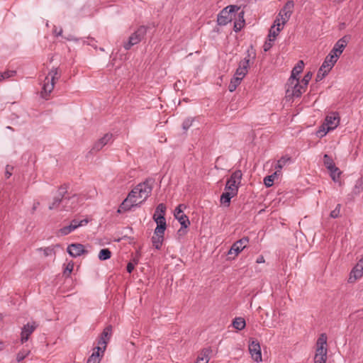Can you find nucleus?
Returning <instances> with one entry per match:
<instances>
[{
	"label": "nucleus",
	"mask_w": 363,
	"mask_h": 363,
	"mask_svg": "<svg viewBox=\"0 0 363 363\" xmlns=\"http://www.w3.org/2000/svg\"><path fill=\"white\" fill-rule=\"evenodd\" d=\"M211 352V350L210 348H205L203 349L200 355L197 357L196 362L199 363H208L210 359V354Z\"/></svg>",
	"instance_id": "obj_25"
},
{
	"label": "nucleus",
	"mask_w": 363,
	"mask_h": 363,
	"mask_svg": "<svg viewBox=\"0 0 363 363\" xmlns=\"http://www.w3.org/2000/svg\"><path fill=\"white\" fill-rule=\"evenodd\" d=\"M311 77H312V73L311 72L306 73L305 74V76L303 77V79L301 80V82H300L301 84L304 86V87L306 89V86H307L309 81L311 79Z\"/></svg>",
	"instance_id": "obj_45"
},
{
	"label": "nucleus",
	"mask_w": 363,
	"mask_h": 363,
	"mask_svg": "<svg viewBox=\"0 0 363 363\" xmlns=\"http://www.w3.org/2000/svg\"><path fill=\"white\" fill-rule=\"evenodd\" d=\"M154 182L152 179H147L145 182L138 184L121 204L118 212L121 213L137 206L138 199H142L143 201L146 200L152 192Z\"/></svg>",
	"instance_id": "obj_1"
},
{
	"label": "nucleus",
	"mask_w": 363,
	"mask_h": 363,
	"mask_svg": "<svg viewBox=\"0 0 363 363\" xmlns=\"http://www.w3.org/2000/svg\"><path fill=\"white\" fill-rule=\"evenodd\" d=\"M291 162V159L290 157L288 156H284L281 157L279 160H277V164L274 166V168L276 169L274 174H279L283 169L284 167L287 165Z\"/></svg>",
	"instance_id": "obj_24"
},
{
	"label": "nucleus",
	"mask_w": 363,
	"mask_h": 363,
	"mask_svg": "<svg viewBox=\"0 0 363 363\" xmlns=\"http://www.w3.org/2000/svg\"><path fill=\"white\" fill-rule=\"evenodd\" d=\"M37 325L35 323H28L26 325H25L21 330V343H24L26 341H28L30 335L33 333V331L35 330Z\"/></svg>",
	"instance_id": "obj_16"
},
{
	"label": "nucleus",
	"mask_w": 363,
	"mask_h": 363,
	"mask_svg": "<svg viewBox=\"0 0 363 363\" xmlns=\"http://www.w3.org/2000/svg\"><path fill=\"white\" fill-rule=\"evenodd\" d=\"M111 256V252L108 248H104L100 250L98 257L100 260L104 261L108 259Z\"/></svg>",
	"instance_id": "obj_33"
},
{
	"label": "nucleus",
	"mask_w": 363,
	"mask_h": 363,
	"mask_svg": "<svg viewBox=\"0 0 363 363\" xmlns=\"http://www.w3.org/2000/svg\"><path fill=\"white\" fill-rule=\"evenodd\" d=\"M186 208L184 204H179L174 210V217L179 222L182 228H186L190 225V221L187 216L183 213V210Z\"/></svg>",
	"instance_id": "obj_11"
},
{
	"label": "nucleus",
	"mask_w": 363,
	"mask_h": 363,
	"mask_svg": "<svg viewBox=\"0 0 363 363\" xmlns=\"http://www.w3.org/2000/svg\"><path fill=\"white\" fill-rule=\"evenodd\" d=\"M323 162L325 166L328 170L334 169L336 170V167L333 159L327 154L324 155Z\"/></svg>",
	"instance_id": "obj_30"
},
{
	"label": "nucleus",
	"mask_w": 363,
	"mask_h": 363,
	"mask_svg": "<svg viewBox=\"0 0 363 363\" xmlns=\"http://www.w3.org/2000/svg\"><path fill=\"white\" fill-rule=\"evenodd\" d=\"M242 173L241 170H236L232 173L227 180L225 191H230L232 194H238L239 186L241 183Z\"/></svg>",
	"instance_id": "obj_7"
},
{
	"label": "nucleus",
	"mask_w": 363,
	"mask_h": 363,
	"mask_svg": "<svg viewBox=\"0 0 363 363\" xmlns=\"http://www.w3.org/2000/svg\"><path fill=\"white\" fill-rule=\"evenodd\" d=\"M277 174H272V175H269V176H267L264 179V185L267 186V187H270L273 185L274 184V177L276 176Z\"/></svg>",
	"instance_id": "obj_39"
},
{
	"label": "nucleus",
	"mask_w": 363,
	"mask_h": 363,
	"mask_svg": "<svg viewBox=\"0 0 363 363\" xmlns=\"http://www.w3.org/2000/svg\"><path fill=\"white\" fill-rule=\"evenodd\" d=\"M67 251L73 257L81 256L84 253L87 252L84 249V246L79 243H73L68 245Z\"/></svg>",
	"instance_id": "obj_14"
},
{
	"label": "nucleus",
	"mask_w": 363,
	"mask_h": 363,
	"mask_svg": "<svg viewBox=\"0 0 363 363\" xmlns=\"http://www.w3.org/2000/svg\"><path fill=\"white\" fill-rule=\"evenodd\" d=\"M363 275V267H361V264H356L353 268L352 272H350L349 277V282H354L357 279L362 277Z\"/></svg>",
	"instance_id": "obj_23"
},
{
	"label": "nucleus",
	"mask_w": 363,
	"mask_h": 363,
	"mask_svg": "<svg viewBox=\"0 0 363 363\" xmlns=\"http://www.w3.org/2000/svg\"><path fill=\"white\" fill-rule=\"evenodd\" d=\"M153 219L157 224L154 234L164 233L167 227L165 217L162 214L154 215Z\"/></svg>",
	"instance_id": "obj_15"
},
{
	"label": "nucleus",
	"mask_w": 363,
	"mask_h": 363,
	"mask_svg": "<svg viewBox=\"0 0 363 363\" xmlns=\"http://www.w3.org/2000/svg\"><path fill=\"white\" fill-rule=\"evenodd\" d=\"M291 14L292 13H281V12H279L277 18H279L280 21H281V25L284 26L291 18Z\"/></svg>",
	"instance_id": "obj_36"
},
{
	"label": "nucleus",
	"mask_w": 363,
	"mask_h": 363,
	"mask_svg": "<svg viewBox=\"0 0 363 363\" xmlns=\"http://www.w3.org/2000/svg\"><path fill=\"white\" fill-rule=\"evenodd\" d=\"M339 123L340 117L338 113H331L326 116L323 125L327 128V130H333L338 126Z\"/></svg>",
	"instance_id": "obj_12"
},
{
	"label": "nucleus",
	"mask_w": 363,
	"mask_h": 363,
	"mask_svg": "<svg viewBox=\"0 0 363 363\" xmlns=\"http://www.w3.org/2000/svg\"><path fill=\"white\" fill-rule=\"evenodd\" d=\"M294 8V3L293 1H288L279 12L281 13H292Z\"/></svg>",
	"instance_id": "obj_31"
},
{
	"label": "nucleus",
	"mask_w": 363,
	"mask_h": 363,
	"mask_svg": "<svg viewBox=\"0 0 363 363\" xmlns=\"http://www.w3.org/2000/svg\"><path fill=\"white\" fill-rule=\"evenodd\" d=\"M274 39L268 38V40L266 41L263 45V49L264 52H267L272 47Z\"/></svg>",
	"instance_id": "obj_47"
},
{
	"label": "nucleus",
	"mask_w": 363,
	"mask_h": 363,
	"mask_svg": "<svg viewBox=\"0 0 363 363\" xmlns=\"http://www.w3.org/2000/svg\"><path fill=\"white\" fill-rule=\"evenodd\" d=\"M58 71L57 68L52 69L48 76L45 77L43 91L41 92L42 96L46 98L52 92L54 89L55 80L58 79Z\"/></svg>",
	"instance_id": "obj_6"
},
{
	"label": "nucleus",
	"mask_w": 363,
	"mask_h": 363,
	"mask_svg": "<svg viewBox=\"0 0 363 363\" xmlns=\"http://www.w3.org/2000/svg\"><path fill=\"white\" fill-rule=\"evenodd\" d=\"M330 130H327V128L323 124L322 126L317 132V135L320 138L325 136L328 132Z\"/></svg>",
	"instance_id": "obj_48"
},
{
	"label": "nucleus",
	"mask_w": 363,
	"mask_h": 363,
	"mask_svg": "<svg viewBox=\"0 0 363 363\" xmlns=\"http://www.w3.org/2000/svg\"><path fill=\"white\" fill-rule=\"evenodd\" d=\"M112 134L106 133L97 142H96L91 150V152H98L102 149V147L108 144L112 139Z\"/></svg>",
	"instance_id": "obj_19"
},
{
	"label": "nucleus",
	"mask_w": 363,
	"mask_h": 363,
	"mask_svg": "<svg viewBox=\"0 0 363 363\" xmlns=\"http://www.w3.org/2000/svg\"><path fill=\"white\" fill-rule=\"evenodd\" d=\"M246 325L245 320L243 318H235L233 321V326L238 330H242Z\"/></svg>",
	"instance_id": "obj_29"
},
{
	"label": "nucleus",
	"mask_w": 363,
	"mask_h": 363,
	"mask_svg": "<svg viewBox=\"0 0 363 363\" xmlns=\"http://www.w3.org/2000/svg\"><path fill=\"white\" fill-rule=\"evenodd\" d=\"M305 91L306 88L301 84L299 80H296V82L294 83H290L289 80H288L286 98L289 99V100L294 97L298 98Z\"/></svg>",
	"instance_id": "obj_8"
},
{
	"label": "nucleus",
	"mask_w": 363,
	"mask_h": 363,
	"mask_svg": "<svg viewBox=\"0 0 363 363\" xmlns=\"http://www.w3.org/2000/svg\"><path fill=\"white\" fill-rule=\"evenodd\" d=\"M65 38L67 40H68V41H77V40H78V39H77V38H74V37L73 35H67V36L65 37Z\"/></svg>",
	"instance_id": "obj_53"
},
{
	"label": "nucleus",
	"mask_w": 363,
	"mask_h": 363,
	"mask_svg": "<svg viewBox=\"0 0 363 363\" xmlns=\"http://www.w3.org/2000/svg\"><path fill=\"white\" fill-rule=\"evenodd\" d=\"M16 74V71L8 70L4 72L0 73V82L4 79H9Z\"/></svg>",
	"instance_id": "obj_38"
},
{
	"label": "nucleus",
	"mask_w": 363,
	"mask_h": 363,
	"mask_svg": "<svg viewBox=\"0 0 363 363\" xmlns=\"http://www.w3.org/2000/svg\"><path fill=\"white\" fill-rule=\"evenodd\" d=\"M238 18H239V21L238 22H235V25H234V30L236 32L240 30L245 23L244 12L243 11H241L239 13Z\"/></svg>",
	"instance_id": "obj_32"
},
{
	"label": "nucleus",
	"mask_w": 363,
	"mask_h": 363,
	"mask_svg": "<svg viewBox=\"0 0 363 363\" xmlns=\"http://www.w3.org/2000/svg\"><path fill=\"white\" fill-rule=\"evenodd\" d=\"M194 121L195 118L189 117L186 118L182 123L183 130L185 131L188 130L193 125Z\"/></svg>",
	"instance_id": "obj_35"
},
{
	"label": "nucleus",
	"mask_w": 363,
	"mask_h": 363,
	"mask_svg": "<svg viewBox=\"0 0 363 363\" xmlns=\"http://www.w3.org/2000/svg\"><path fill=\"white\" fill-rule=\"evenodd\" d=\"M337 55L335 54H330L329 53L324 62H323L322 65L320 66L322 67V69L326 70V72H330L331 69L333 67L336 62L337 61Z\"/></svg>",
	"instance_id": "obj_17"
},
{
	"label": "nucleus",
	"mask_w": 363,
	"mask_h": 363,
	"mask_svg": "<svg viewBox=\"0 0 363 363\" xmlns=\"http://www.w3.org/2000/svg\"><path fill=\"white\" fill-rule=\"evenodd\" d=\"M242 80V79L234 75L233 77L231 79L230 82L235 85L236 84V86H238L241 83Z\"/></svg>",
	"instance_id": "obj_52"
},
{
	"label": "nucleus",
	"mask_w": 363,
	"mask_h": 363,
	"mask_svg": "<svg viewBox=\"0 0 363 363\" xmlns=\"http://www.w3.org/2000/svg\"><path fill=\"white\" fill-rule=\"evenodd\" d=\"M53 35L56 37L61 36L62 34V28H60L59 30L57 29L56 26H53Z\"/></svg>",
	"instance_id": "obj_51"
},
{
	"label": "nucleus",
	"mask_w": 363,
	"mask_h": 363,
	"mask_svg": "<svg viewBox=\"0 0 363 363\" xmlns=\"http://www.w3.org/2000/svg\"><path fill=\"white\" fill-rule=\"evenodd\" d=\"M96 351L94 352L89 357L86 363H100V351L102 352V349L101 346H98L96 347Z\"/></svg>",
	"instance_id": "obj_27"
},
{
	"label": "nucleus",
	"mask_w": 363,
	"mask_h": 363,
	"mask_svg": "<svg viewBox=\"0 0 363 363\" xmlns=\"http://www.w3.org/2000/svg\"><path fill=\"white\" fill-rule=\"evenodd\" d=\"M165 211H166V206L164 204V203H160L156 209H155V214L154 215H160V214H162L163 216H164L165 215Z\"/></svg>",
	"instance_id": "obj_41"
},
{
	"label": "nucleus",
	"mask_w": 363,
	"mask_h": 363,
	"mask_svg": "<svg viewBox=\"0 0 363 363\" xmlns=\"http://www.w3.org/2000/svg\"><path fill=\"white\" fill-rule=\"evenodd\" d=\"M73 269H74L73 262H69L64 271V274L65 276H69L72 273Z\"/></svg>",
	"instance_id": "obj_49"
},
{
	"label": "nucleus",
	"mask_w": 363,
	"mask_h": 363,
	"mask_svg": "<svg viewBox=\"0 0 363 363\" xmlns=\"http://www.w3.org/2000/svg\"><path fill=\"white\" fill-rule=\"evenodd\" d=\"M347 43V41L345 37L340 38L335 44L333 48L330 52V53L337 55V58H339L340 55L342 53L345 48L346 47Z\"/></svg>",
	"instance_id": "obj_20"
},
{
	"label": "nucleus",
	"mask_w": 363,
	"mask_h": 363,
	"mask_svg": "<svg viewBox=\"0 0 363 363\" xmlns=\"http://www.w3.org/2000/svg\"><path fill=\"white\" fill-rule=\"evenodd\" d=\"M329 171H330V177H331L333 181L336 182L340 175V172L339 169L337 167H336L335 171L334 169H331Z\"/></svg>",
	"instance_id": "obj_46"
},
{
	"label": "nucleus",
	"mask_w": 363,
	"mask_h": 363,
	"mask_svg": "<svg viewBox=\"0 0 363 363\" xmlns=\"http://www.w3.org/2000/svg\"><path fill=\"white\" fill-rule=\"evenodd\" d=\"M45 26H46V27H48V26H49V21H46V22H45Z\"/></svg>",
	"instance_id": "obj_58"
},
{
	"label": "nucleus",
	"mask_w": 363,
	"mask_h": 363,
	"mask_svg": "<svg viewBox=\"0 0 363 363\" xmlns=\"http://www.w3.org/2000/svg\"><path fill=\"white\" fill-rule=\"evenodd\" d=\"M164 240V233L154 234L152 238V245L157 250H160L162 247Z\"/></svg>",
	"instance_id": "obj_26"
},
{
	"label": "nucleus",
	"mask_w": 363,
	"mask_h": 363,
	"mask_svg": "<svg viewBox=\"0 0 363 363\" xmlns=\"http://www.w3.org/2000/svg\"><path fill=\"white\" fill-rule=\"evenodd\" d=\"M303 61L301 60L293 68L291 77L289 79L290 83H294L296 82V80H298V76L303 71Z\"/></svg>",
	"instance_id": "obj_22"
},
{
	"label": "nucleus",
	"mask_w": 363,
	"mask_h": 363,
	"mask_svg": "<svg viewBox=\"0 0 363 363\" xmlns=\"http://www.w3.org/2000/svg\"><path fill=\"white\" fill-rule=\"evenodd\" d=\"M237 87L238 86H236V84L235 85L233 83L230 82V84L228 86V90L230 92H233V91H234L236 89Z\"/></svg>",
	"instance_id": "obj_54"
},
{
	"label": "nucleus",
	"mask_w": 363,
	"mask_h": 363,
	"mask_svg": "<svg viewBox=\"0 0 363 363\" xmlns=\"http://www.w3.org/2000/svg\"><path fill=\"white\" fill-rule=\"evenodd\" d=\"M11 169L12 168H10L9 166L6 167V173H5L6 178H9L11 176L12 173L10 172V169Z\"/></svg>",
	"instance_id": "obj_55"
},
{
	"label": "nucleus",
	"mask_w": 363,
	"mask_h": 363,
	"mask_svg": "<svg viewBox=\"0 0 363 363\" xmlns=\"http://www.w3.org/2000/svg\"><path fill=\"white\" fill-rule=\"evenodd\" d=\"M147 33V28L144 26H140L128 38L127 43H125L123 47L125 50H128L132 46L139 43Z\"/></svg>",
	"instance_id": "obj_9"
},
{
	"label": "nucleus",
	"mask_w": 363,
	"mask_h": 363,
	"mask_svg": "<svg viewBox=\"0 0 363 363\" xmlns=\"http://www.w3.org/2000/svg\"><path fill=\"white\" fill-rule=\"evenodd\" d=\"M340 209H341V204H340V203L337 204L335 209L330 212V217L333 218H338L340 216Z\"/></svg>",
	"instance_id": "obj_43"
},
{
	"label": "nucleus",
	"mask_w": 363,
	"mask_h": 363,
	"mask_svg": "<svg viewBox=\"0 0 363 363\" xmlns=\"http://www.w3.org/2000/svg\"><path fill=\"white\" fill-rule=\"evenodd\" d=\"M256 57V52L252 48L248 49L246 52V56L239 63V66L236 69L235 76H237L241 79H243L247 73V69L250 67V62L254 61Z\"/></svg>",
	"instance_id": "obj_4"
},
{
	"label": "nucleus",
	"mask_w": 363,
	"mask_h": 363,
	"mask_svg": "<svg viewBox=\"0 0 363 363\" xmlns=\"http://www.w3.org/2000/svg\"><path fill=\"white\" fill-rule=\"evenodd\" d=\"M75 230L72 225L70 224L65 226L60 229L59 233L61 235H67L72 233V231Z\"/></svg>",
	"instance_id": "obj_37"
},
{
	"label": "nucleus",
	"mask_w": 363,
	"mask_h": 363,
	"mask_svg": "<svg viewBox=\"0 0 363 363\" xmlns=\"http://www.w3.org/2000/svg\"><path fill=\"white\" fill-rule=\"evenodd\" d=\"M38 250L43 251V254L45 257H48V256L55 255V250L52 247H48L45 248H39Z\"/></svg>",
	"instance_id": "obj_42"
},
{
	"label": "nucleus",
	"mask_w": 363,
	"mask_h": 363,
	"mask_svg": "<svg viewBox=\"0 0 363 363\" xmlns=\"http://www.w3.org/2000/svg\"><path fill=\"white\" fill-rule=\"evenodd\" d=\"M249 242V239L247 237H244L239 240L236 241L230 247L228 254H235L237 256L240 252H242L246 247Z\"/></svg>",
	"instance_id": "obj_13"
},
{
	"label": "nucleus",
	"mask_w": 363,
	"mask_h": 363,
	"mask_svg": "<svg viewBox=\"0 0 363 363\" xmlns=\"http://www.w3.org/2000/svg\"><path fill=\"white\" fill-rule=\"evenodd\" d=\"M67 193V187L61 186L58 190V196L54 198L53 202L49 206V208L50 210L57 208L60 204L62 203L65 204L63 207V210L69 211L74 208L72 206H68V203L71 202L72 203L76 202L77 201V198L76 196H73L71 198H65L64 195Z\"/></svg>",
	"instance_id": "obj_2"
},
{
	"label": "nucleus",
	"mask_w": 363,
	"mask_h": 363,
	"mask_svg": "<svg viewBox=\"0 0 363 363\" xmlns=\"http://www.w3.org/2000/svg\"><path fill=\"white\" fill-rule=\"evenodd\" d=\"M283 28V26L281 25L280 19L276 18L274 21L273 25L271 26L268 35V38L274 39L275 40L277 36L279 35L281 30Z\"/></svg>",
	"instance_id": "obj_21"
},
{
	"label": "nucleus",
	"mask_w": 363,
	"mask_h": 363,
	"mask_svg": "<svg viewBox=\"0 0 363 363\" xmlns=\"http://www.w3.org/2000/svg\"><path fill=\"white\" fill-rule=\"evenodd\" d=\"M137 264H138V262L136 260H134V263H133V262L128 263L127 267H126L127 272L128 273H131L135 268V265Z\"/></svg>",
	"instance_id": "obj_50"
},
{
	"label": "nucleus",
	"mask_w": 363,
	"mask_h": 363,
	"mask_svg": "<svg viewBox=\"0 0 363 363\" xmlns=\"http://www.w3.org/2000/svg\"><path fill=\"white\" fill-rule=\"evenodd\" d=\"M257 263L261 264L264 262V258L263 256H259L256 261Z\"/></svg>",
	"instance_id": "obj_56"
},
{
	"label": "nucleus",
	"mask_w": 363,
	"mask_h": 363,
	"mask_svg": "<svg viewBox=\"0 0 363 363\" xmlns=\"http://www.w3.org/2000/svg\"><path fill=\"white\" fill-rule=\"evenodd\" d=\"M235 196H236L235 194H232L230 191H225L220 196V203L224 204L226 206H229L231 199Z\"/></svg>",
	"instance_id": "obj_28"
},
{
	"label": "nucleus",
	"mask_w": 363,
	"mask_h": 363,
	"mask_svg": "<svg viewBox=\"0 0 363 363\" xmlns=\"http://www.w3.org/2000/svg\"><path fill=\"white\" fill-rule=\"evenodd\" d=\"M134 334H135V335H138V333L137 332L134 333Z\"/></svg>",
	"instance_id": "obj_59"
},
{
	"label": "nucleus",
	"mask_w": 363,
	"mask_h": 363,
	"mask_svg": "<svg viewBox=\"0 0 363 363\" xmlns=\"http://www.w3.org/2000/svg\"><path fill=\"white\" fill-rule=\"evenodd\" d=\"M240 10L236 5H230L224 8L218 15L217 23L220 26H225L231 22L235 13Z\"/></svg>",
	"instance_id": "obj_5"
},
{
	"label": "nucleus",
	"mask_w": 363,
	"mask_h": 363,
	"mask_svg": "<svg viewBox=\"0 0 363 363\" xmlns=\"http://www.w3.org/2000/svg\"><path fill=\"white\" fill-rule=\"evenodd\" d=\"M112 328L111 326H108L104 328L103 333H101V337L98 341L99 345H102V354H104L106 344L108 342V340H109L111 335Z\"/></svg>",
	"instance_id": "obj_18"
},
{
	"label": "nucleus",
	"mask_w": 363,
	"mask_h": 363,
	"mask_svg": "<svg viewBox=\"0 0 363 363\" xmlns=\"http://www.w3.org/2000/svg\"><path fill=\"white\" fill-rule=\"evenodd\" d=\"M249 352L252 359L256 362H260L262 360V352L259 342L257 340L251 339L248 346Z\"/></svg>",
	"instance_id": "obj_10"
},
{
	"label": "nucleus",
	"mask_w": 363,
	"mask_h": 363,
	"mask_svg": "<svg viewBox=\"0 0 363 363\" xmlns=\"http://www.w3.org/2000/svg\"><path fill=\"white\" fill-rule=\"evenodd\" d=\"M357 264H361V267H363V257L359 261Z\"/></svg>",
	"instance_id": "obj_57"
},
{
	"label": "nucleus",
	"mask_w": 363,
	"mask_h": 363,
	"mask_svg": "<svg viewBox=\"0 0 363 363\" xmlns=\"http://www.w3.org/2000/svg\"><path fill=\"white\" fill-rule=\"evenodd\" d=\"M29 354V351L28 350H21L16 355V361L18 362L23 360Z\"/></svg>",
	"instance_id": "obj_44"
},
{
	"label": "nucleus",
	"mask_w": 363,
	"mask_h": 363,
	"mask_svg": "<svg viewBox=\"0 0 363 363\" xmlns=\"http://www.w3.org/2000/svg\"><path fill=\"white\" fill-rule=\"evenodd\" d=\"M327 336L325 333H322L318 338L316 342L315 354L314 357V363H325L327 359L328 350Z\"/></svg>",
	"instance_id": "obj_3"
},
{
	"label": "nucleus",
	"mask_w": 363,
	"mask_h": 363,
	"mask_svg": "<svg viewBox=\"0 0 363 363\" xmlns=\"http://www.w3.org/2000/svg\"><path fill=\"white\" fill-rule=\"evenodd\" d=\"M328 74V72H326L325 69H322V67H320L316 74L315 80L317 82L321 81Z\"/></svg>",
	"instance_id": "obj_40"
},
{
	"label": "nucleus",
	"mask_w": 363,
	"mask_h": 363,
	"mask_svg": "<svg viewBox=\"0 0 363 363\" xmlns=\"http://www.w3.org/2000/svg\"><path fill=\"white\" fill-rule=\"evenodd\" d=\"M88 223H89V220L88 219H83V220H81L79 221L74 219V220H72L70 222V225L73 226L74 230H76L79 227L86 225Z\"/></svg>",
	"instance_id": "obj_34"
}]
</instances>
